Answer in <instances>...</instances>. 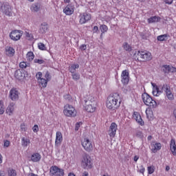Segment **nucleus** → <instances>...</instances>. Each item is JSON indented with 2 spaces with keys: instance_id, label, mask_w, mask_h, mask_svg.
<instances>
[{
  "instance_id": "nucleus-1",
  "label": "nucleus",
  "mask_w": 176,
  "mask_h": 176,
  "mask_svg": "<svg viewBox=\"0 0 176 176\" xmlns=\"http://www.w3.org/2000/svg\"><path fill=\"white\" fill-rule=\"evenodd\" d=\"M122 100H120V96L118 93H113L109 95L107 98V101L106 102L107 107L109 109H118L120 107V103Z\"/></svg>"
},
{
  "instance_id": "nucleus-2",
  "label": "nucleus",
  "mask_w": 176,
  "mask_h": 176,
  "mask_svg": "<svg viewBox=\"0 0 176 176\" xmlns=\"http://www.w3.org/2000/svg\"><path fill=\"white\" fill-rule=\"evenodd\" d=\"M134 56L138 61H151L152 54L146 51H137Z\"/></svg>"
},
{
  "instance_id": "nucleus-3",
  "label": "nucleus",
  "mask_w": 176,
  "mask_h": 176,
  "mask_svg": "<svg viewBox=\"0 0 176 176\" xmlns=\"http://www.w3.org/2000/svg\"><path fill=\"white\" fill-rule=\"evenodd\" d=\"M81 167H82L84 170L93 168V162H91V157H90L89 155L86 153L82 155V157L81 159Z\"/></svg>"
},
{
  "instance_id": "nucleus-4",
  "label": "nucleus",
  "mask_w": 176,
  "mask_h": 176,
  "mask_svg": "<svg viewBox=\"0 0 176 176\" xmlns=\"http://www.w3.org/2000/svg\"><path fill=\"white\" fill-rule=\"evenodd\" d=\"M142 99L145 105L150 107V108H156V107H157L156 100H153L152 97H151V96L146 93L142 94Z\"/></svg>"
},
{
  "instance_id": "nucleus-5",
  "label": "nucleus",
  "mask_w": 176,
  "mask_h": 176,
  "mask_svg": "<svg viewBox=\"0 0 176 176\" xmlns=\"http://www.w3.org/2000/svg\"><path fill=\"white\" fill-rule=\"evenodd\" d=\"M0 12H2L6 16H12V6L8 2L0 1Z\"/></svg>"
},
{
  "instance_id": "nucleus-6",
  "label": "nucleus",
  "mask_w": 176,
  "mask_h": 176,
  "mask_svg": "<svg viewBox=\"0 0 176 176\" xmlns=\"http://www.w3.org/2000/svg\"><path fill=\"white\" fill-rule=\"evenodd\" d=\"M63 113L68 118H75L76 116V109L71 104H66L64 107Z\"/></svg>"
},
{
  "instance_id": "nucleus-7",
  "label": "nucleus",
  "mask_w": 176,
  "mask_h": 176,
  "mask_svg": "<svg viewBox=\"0 0 176 176\" xmlns=\"http://www.w3.org/2000/svg\"><path fill=\"white\" fill-rule=\"evenodd\" d=\"M50 173L52 176H64V169L58 168L57 166L50 167Z\"/></svg>"
},
{
  "instance_id": "nucleus-8",
  "label": "nucleus",
  "mask_w": 176,
  "mask_h": 176,
  "mask_svg": "<svg viewBox=\"0 0 176 176\" xmlns=\"http://www.w3.org/2000/svg\"><path fill=\"white\" fill-rule=\"evenodd\" d=\"M161 90L162 92L163 90L165 91L168 100H174V94H173L171 87L169 85L164 84L162 87L161 86Z\"/></svg>"
},
{
  "instance_id": "nucleus-9",
  "label": "nucleus",
  "mask_w": 176,
  "mask_h": 176,
  "mask_svg": "<svg viewBox=\"0 0 176 176\" xmlns=\"http://www.w3.org/2000/svg\"><path fill=\"white\" fill-rule=\"evenodd\" d=\"M10 39L14 42L20 41L21 36H23V31L21 30H13L9 35Z\"/></svg>"
},
{
  "instance_id": "nucleus-10",
  "label": "nucleus",
  "mask_w": 176,
  "mask_h": 176,
  "mask_svg": "<svg viewBox=\"0 0 176 176\" xmlns=\"http://www.w3.org/2000/svg\"><path fill=\"white\" fill-rule=\"evenodd\" d=\"M82 145L84 149L87 151V152H91V151H93V144H91V142L88 138H85L82 141Z\"/></svg>"
},
{
  "instance_id": "nucleus-11",
  "label": "nucleus",
  "mask_w": 176,
  "mask_h": 176,
  "mask_svg": "<svg viewBox=\"0 0 176 176\" xmlns=\"http://www.w3.org/2000/svg\"><path fill=\"white\" fill-rule=\"evenodd\" d=\"M130 74L129 73V70L126 69L122 71V74H121V78H122V82L124 85H128L129 82L130 80Z\"/></svg>"
},
{
  "instance_id": "nucleus-12",
  "label": "nucleus",
  "mask_w": 176,
  "mask_h": 176,
  "mask_svg": "<svg viewBox=\"0 0 176 176\" xmlns=\"http://www.w3.org/2000/svg\"><path fill=\"white\" fill-rule=\"evenodd\" d=\"M19 96H20V92L16 89L12 88L10 91L9 98L12 101H17L19 100Z\"/></svg>"
},
{
  "instance_id": "nucleus-13",
  "label": "nucleus",
  "mask_w": 176,
  "mask_h": 176,
  "mask_svg": "<svg viewBox=\"0 0 176 176\" xmlns=\"http://www.w3.org/2000/svg\"><path fill=\"white\" fill-rule=\"evenodd\" d=\"M117 130H118V125L116 124V123L115 122L111 123L109 127V130L108 131L109 135H110L111 138H113V137L116 135Z\"/></svg>"
},
{
  "instance_id": "nucleus-14",
  "label": "nucleus",
  "mask_w": 176,
  "mask_h": 176,
  "mask_svg": "<svg viewBox=\"0 0 176 176\" xmlns=\"http://www.w3.org/2000/svg\"><path fill=\"white\" fill-rule=\"evenodd\" d=\"M162 70L163 71V72H164V74H170V72H171L172 74H175L176 72V68L168 65H163L162 67Z\"/></svg>"
},
{
  "instance_id": "nucleus-15",
  "label": "nucleus",
  "mask_w": 176,
  "mask_h": 176,
  "mask_svg": "<svg viewBox=\"0 0 176 176\" xmlns=\"http://www.w3.org/2000/svg\"><path fill=\"white\" fill-rule=\"evenodd\" d=\"M91 19V16L90 14H88L87 12H84L83 14H81L80 15V23L85 24V23H87L89 20Z\"/></svg>"
},
{
  "instance_id": "nucleus-16",
  "label": "nucleus",
  "mask_w": 176,
  "mask_h": 176,
  "mask_svg": "<svg viewBox=\"0 0 176 176\" xmlns=\"http://www.w3.org/2000/svg\"><path fill=\"white\" fill-rule=\"evenodd\" d=\"M85 109L87 112H89L93 113L94 111H96V107L93 106V104H90V100H85Z\"/></svg>"
},
{
  "instance_id": "nucleus-17",
  "label": "nucleus",
  "mask_w": 176,
  "mask_h": 176,
  "mask_svg": "<svg viewBox=\"0 0 176 176\" xmlns=\"http://www.w3.org/2000/svg\"><path fill=\"white\" fill-rule=\"evenodd\" d=\"M133 117L136 120L137 123H138V124H140V126H144L145 124L144 120H142L141 115H140V113H138V112H134Z\"/></svg>"
},
{
  "instance_id": "nucleus-18",
  "label": "nucleus",
  "mask_w": 176,
  "mask_h": 176,
  "mask_svg": "<svg viewBox=\"0 0 176 176\" xmlns=\"http://www.w3.org/2000/svg\"><path fill=\"white\" fill-rule=\"evenodd\" d=\"M160 149H162V143H155V142L151 143V151L153 153H156Z\"/></svg>"
},
{
  "instance_id": "nucleus-19",
  "label": "nucleus",
  "mask_w": 176,
  "mask_h": 176,
  "mask_svg": "<svg viewBox=\"0 0 176 176\" xmlns=\"http://www.w3.org/2000/svg\"><path fill=\"white\" fill-rule=\"evenodd\" d=\"M41 159H42V156L38 153H34L30 157V160L34 163L41 162Z\"/></svg>"
},
{
  "instance_id": "nucleus-20",
  "label": "nucleus",
  "mask_w": 176,
  "mask_h": 176,
  "mask_svg": "<svg viewBox=\"0 0 176 176\" xmlns=\"http://www.w3.org/2000/svg\"><path fill=\"white\" fill-rule=\"evenodd\" d=\"M61 142H63V134L61 133V132L58 131L56 132L55 145L58 146L61 145Z\"/></svg>"
},
{
  "instance_id": "nucleus-21",
  "label": "nucleus",
  "mask_w": 176,
  "mask_h": 176,
  "mask_svg": "<svg viewBox=\"0 0 176 176\" xmlns=\"http://www.w3.org/2000/svg\"><path fill=\"white\" fill-rule=\"evenodd\" d=\"M170 149L173 153V156H176V144H175V140L171 139L170 143Z\"/></svg>"
},
{
  "instance_id": "nucleus-22",
  "label": "nucleus",
  "mask_w": 176,
  "mask_h": 176,
  "mask_svg": "<svg viewBox=\"0 0 176 176\" xmlns=\"http://www.w3.org/2000/svg\"><path fill=\"white\" fill-rule=\"evenodd\" d=\"M64 13L68 16H71L74 13V6L71 5H67L63 10Z\"/></svg>"
},
{
  "instance_id": "nucleus-23",
  "label": "nucleus",
  "mask_w": 176,
  "mask_h": 176,
  "mask_svg": "<svg viewBox=\"0 0 176 176\" xmlns=\"http://www.w3.org/2000/svg\"><path fill=\"white\" fill-rule=\"evenodd\" d=\"M47 30H49V26L47 25V23H41L39 29L40 34H45Z\"/></svg>"
},
{
  "instance_id": "nucleus-24",
  "label": "nucleus",
  "mask_w": 176,
  "mask_h": 176,
  "mask_svg": "<svg viewBox=\"0 0 176 176\" xmlns=\"http://www.w3.org/2000/svg\"><path fill=\"white\" fill-rule=\"evenodd\" d=\"M6 53L8 57H13V56H14V53H16V51L13 47H9L6 48Z\"/></svg>"
},
{
  "instance_id": "nucleus-25",
  "label": "nucleus",
  "mask_w": 176,
  "mask_h": 176,
  "mask_svg": "<svg viewBox=\"0 0 176 176\" xmlns=\"http://www.w3.org/2000/svg\"><path fill=\"white\" fill-rule=\"evenodd\" d=\"M14 111V102H11L6 109V113H8V115L10 116L11 115L13 114Z\"/></svg>"
},
{
  "instance_id": "nucleus-26",
  "label": "nucleus",
  "mask_w": 176,
  "mask_h": 176,
  "mask_svg": "<svg viewBox=\"0 0 176 176\" xmlns=\"http://www.w3.org/2000/svg\"><path fill=\"white\" fill-rule=\"evenodd\" d=\"M162 93H163V91L162 90V87H155V89L153 90V94L156 97H158V96L160 94H162Z\"/></svg>"
},
{
  "instance_id": "nucleus-27",
  "label": "nucleus",
  "mask_w": 176,
  "mask_h": 176,
  "mask_svg": "<svg viewBox=\"0 0 176 176\" xmlns=\"http://www.w3.org/2000/svg\"><path fill=\"white\" fill-rule=\"evenodd\" d=\"M47 80L45 78H41L38 80L39 86H42V87H46L47 86Z\"/></svg>"
},
{
  "instance_id": "nucleus-28",
  "label": "nucleus",
  "mask_w": 176,
  "mask_h": 176,
  "mask_svg": "<svg viewBox=\"0 0 176 176\" xmlns=\"http://www.w3.org/2000/svg\"><path fill=\"white\" fill-rule=\"evenodd\" d=\"M31 144V142L30 141V139L28 138H22V146L27 147L28 145Z\"/></svg>"
},
{
  "instance_id": "nucleus-29",
  "label": "nucleus",
  "mask_w": 176,
  "mask_h": 176,
  "mask_svg": "<svg viewBox=\"0 0 176 176\" xmlns=\"http://www.w3.org/2000/svg\"><path fill=\"white\" fill-rule=\"evenodd\" d=\"M160 20V17L159 16H151V18L148 19V23L149 24L152 23H158V21Z\"/></svg>"
},
{
  "instance_id": "nucleus-30",
  "label": "nucleus",
  "mask_w": 176,
  "mask_h": 176,
  "mask_svg": "<svg viewBox=\"0 0 176 176\" xmlns=\"http://www.w3.org/2000/svg\"><path fill=\"white\" fill-rule=\"evenodd\" d=\"M167 36H168V35H167L166 34H162V35L158 36L157 39V41H160V42H163L164 41H167Z\"/></svg>"
},
{
  "instance_id": "nucleus-31",
  "label": "nucleus",
  "mask_w": 176,
  "mask_h": 176,
  "mask_svg": "<svg viewBox=\"0 0 176 176\" xmlns=\"http://www.w3.org/2000/svg\"><path fill=\"white\" fill-rule=\"evenodd\" d=\"M26 56L28 61H32V60H34L35 57V56L34 55V52H28Z\"/></svg>"
},
{
  "instance_id": "nucleus-32",
  "label": "nucleus",
  "mask_w": 176,
  "mask_h": 176,
  "mask_svg": "<svg viewBox=\"0 0 176 176\" xmlns=\"http://www.w3.org/2000/svg\"><path fill=\"white\" fill-rule=\"evenodd\" d=\"M72 79L74 80H79L80 79V74L76 73L75 72L74 73H72Z\"/></svg>"
},
{
  "instance_id": "nucleus-33",
  "label": "nucleus",
  "mask_w": 176,
  "mask_h": 176,
  "mask_svg": "<svg viewBox=\"0 0 176 176\" xmlns=\"http://www.w3.org/2000/svg\"><path fill=\"white\" fill-rule=\"evenodd\" d=\"M122 47L126 52H131V46H130V45H129V43H124L122 45Z\"/></svg>"
},
{
  "instance_id": "nucleus-34",
  "label": "nucleus",
  "mask_w": 176,
  "mask_h": 176,
  "mask_svg": "<svg viewBox=\"0 0 176 176\" xmlns=\"http://www.w3.org/2000/svg\"><path fill=\"white\" fill-rule=\"evenodd\" d=\"M14 76L17 79L20 80L21 78H23V73L20 70H16L14 73Z\"/></svg>"
},
{
  "instance_id": "nucleus-35",
  "label": "nucleus",
  "mask_w": 176,
  "mask_h": 176,
  "mask_svg": "<svg viewBox=\"0 0 176 176\" xmlns=\"http://www.w3.org/2000/svg\"><path fill=\"white\" fill-rule=\"evenodd\" d=\"M78 68H79V65H72L69 69V72L71 74H74V72H75L76 69H78Z\"/></svg>"
},
{
  "instance_id": "nucleus-36",
  "label": "nucleus",
  "mask_w": 176,
  "mask_h": 176,
  "mask_svg": "<svg viewBox=\"0 0 176 176\" xmlns=\"http://www.w3.org/2000/svg\"><path fill=\"white\" fill-rule=\"evenodd\" d=\"M100 30L102 34L107 32V31H108V26H107V25H101L100 27Z\"/></svg>"
},
{
  "instance_id": "nucleus-37",
  "label": "nucleus",
  "mask_w": 176,
  "mask_h": 176,
  "mask_svg": "<svg viewBox=\"0 0 176 176\" xmlns=\"http://www.w3.org/2000/svg\"><path fill=\"white\" fill-rule=\"evenodd\" d=\"M155 166H150L147 167L148 173L149 175L153 174L155 173Z\"/></svg>"
},
{
  "instance_id": "nucleus-38",
  "label": "nucleus",
  "mask_w": 176,
  "mask_h": 176,
  "mask_svg": "<svg viewBox=\"0 0 176 176\" xmlns=\"http://www.w3.org/2000/svg\"><path fill=\"white\" fill-rule=\"evenodd\" d=\"M25 36L27 38V39H28V41H31V39L34 38V36L32 35V34L28 32H25Z\"/></svg>"
},
{
  "instance_id": "nucleus-39",
  "label": "nucleus",
  "mask_w": 176,
  "mask_h": 176,
  "mask_svg": "<svg viewBox=\"0 0 176 176\" xmlns=\"http://www.w3.org/2000/svg\"><path fill=\"white\" fill-rule=\"evenodd\" d=\"M19 67L22 69L27 68V67H30V64H27L25 62H21L19 63Z\"/></svg>"
},
{
  "instance_id": "nucleus-40",
  "label": "nucleus",
  "mask_w": 176,
  "mask_h": 176,
  "mask_svg": "<svg viewBox=\"0 0 176 176\" xmlns=\"http://www.w3.org/2000/svg\"><path fill=\"white\" fill-rule=\"evenodd\" d=\"M38 47L40 50H46V46L43 43H39L38 44Z\"/></svg>"
},
{
  "instance_id": "nucleus-41",
  "label": "nucleus",
  "mask_w": 176,
  "mask_h": 176,
  "mask_svg": "<svg viewBox=\"0 0 176 176\" xmlns=\"http://www.w3.org/2000/svg\"><path fill=\"white\" fill-rule=\"evenodd\" d=\"M8 175H9V176H16V170L10 169V170H8Z\"/></svg>"
},
{
  "instance_id": "nucleus-42",
  "label": "nucleus",
  "mask_w": 176,
  "mask_h": 176,
  "mask_svg": "<svg viewBox=\"0 0 176 176\" xmlns=\"http://www.w3.org/2000/svg\"><path fill=\"white\" fill-rule=\"evenodd\" d=\"M45 80H47V82H49V80H50V79H52V76H50V73H49V72H47L45 75Z\"/></svg>"
},
{
  "instance_id": "nucleus-43",
  "label": "nucleus",
  "mask_w": 176,
  "mask_h": 176,
  "mask_svg": "<svg viewBox=\"0 0 176 176\" xmlns=\"http://www.w3.org/2000/svg\"><path fill=\"white\" fill-rule=\"evenodd\" d=\"M34 62L37 63V64H40V65H42V64H45V61L42 59H34Z\"/></svg>"
},
{
  "instance_id": "nucleus-44",
  "label": "nucleus",
  "mask_w": 176,
  "mask_h": 176,
  "mask_svg": "<svg viewBox=\"0 0 176 176\" xmlns=\"http://www.w3.org/2000/svg\"><path fill=\"white\" fill-rule=\"evenodd\" d=\"M136 137H138V138H142L144 137V134L142 133V131H137Z\"/></svg>"
},
{
  "instance_id": "nucleus-45",
  "label": "nucleus",
  "mask_w": 176,
  "mask_h": 176,
  "mask_svg": "<svg viewBox=\"0 0 176 176\" xmlns=\"http://www.w3.org/2000/svg\"><path fill=\"white\" fill-rule=\"evenodd\" d=\"M139 173H140L141 174H142L144 175V173H145V168L144 167L143 165H141L140 166Z\"/></svg>"
},
{
  "instance_id": "nucleus-46",
  "label": "nucleus",
  "mask_w": 176,
  "mask_h": 176,
  "mask_svg": "<svg viewBox=\"0 0 176 176\" xmlns=\"http://www.w3.org/2000/svg\"><path fill=\"white\" fill-rule=\"evenodd\" d=\"M32 130H33L34 133H38L39 131V126H38V125L35 124L32 127Z\"/></svg>"
},
{
  "instance_id": "nucleus-47",
  "label": "nucleus",
  "mask_w": 176,
  "mask_h": 176,
  "mask_svg": "<svg viewBox=\"0 0 176 176\" xmlns=\"http://www.w3.org/2000/svg\"><path fill=\"white\" fill-rule=\"evenodd\" d=\"M81 124H82V122H77L76 124V126H75V131H78V130H79V127H80Z\"/></svg>"
},
{
  "instance_id": "nucleus-48",
  "label": "nucleus",
  "mask_w": 176,
  "mask_h": 176,
  "mask_svg": "<svg viewBox=\"0 0 176 176\" xmlns=\"http://www.w3.org/2000/svg\"><path fill=\"white\" fill-rule=\"evenodd\" d=\"M36 78L37 79V80H39V79H42V72H39L36 74Z\"/></svg>"
},
{
  "instance_id": "nucleus-49",
  "label": "nucleus",
  "mask_w": 176,
  "mask_h": 176,
  "mask_svg": "<svg viewBox=\"0 0 176 176\" xmlns=\"http://www.w3.org/2000/svg\"><path fill=\"white\" fill-rule=\"evenodd\" d=\"M64 98L65 100H67V101H71V100L72 99V98L71 97V95H69V94L65 95Z\"/></svg>"
},
{
  "instance_id": "nucleus-50",
  "label": "nucleus",
  "mask_w": 176,
  "mask_h": 176,
  "mask_svg": "<svg viewBox=\"0 0 176 176\" xmlns=\"http://www.w3.org/2000/svg\"><path fill=\"white\" fill-rule=\"evenodd\" d=\"M86 49H87V46L85 44L80 46V50H81V52L86 50Z\"/></svg>"
},
{
  "instance_id": "nucleus-51",
  "label": "nucleus",
  "mask_w": 176,
  "mask_h": 176,
  "mask_svg": "<svg viewBox=\"0 0 176 176\" xmlns=\"http://www.w3.org/2000/svg\"><path fill=\"white\" fill-rule=\"evenodd\" d=\"M10 145V142L9 140H6L4 142V146H6V148H8Z\"/></svg>"
},
{
  "instance_id": "nucleus-52",
  "label": "nucleus",
  "mask_w": 176,
  "mask_h": 176,
  "mask_svg": "<svg viewBox=\"0 0 176 176\" xmlns=\"http://www.w3.org/2000/svg\"><path fill=\"white\" fill-rule=\"evenodd\" d=\"M140 36H141L142 39H144V40L148 39V36L145 34H144V33H142L140 34Z\"/></svg>"
},
{
  "instance_id": "nucleus-53",
  "label": "nucleus",
  "mask_w": 176,
  "mask_h": 176,
  "mask_svg": "<svg viewBox=\"0 0 176 176\" xmlns=\"http://www.w3.org/2000/svg\"><path fill=\"white\" fill-rule=\"evenodd\" d=\"M21 129L22 130V131H25L27 130V129L25 128V124H21Z\"/></svg>"
},
{
  "instance_id": "nucleus-54",
  "label": "nucleus",
  "mask_w": 176,
  "mask_h": 176,
  "mask_svg": "<svg viewBox=\"0 0 176 176\" xmlns=\"http://www.w3.org/2000/svg\"><path fill=\"white\" fill-rule=\"evenodd\" d=\"M32 10H34V12H38V10H39V8H38V6H33Z\"/></svg>"
},
{
  "instance_id": "nucleus-55",
  "label": "nucleus",
  "mask_w": 176,
  "mask_h": 176,
  "mask_svg": "<svg viewBox=\"0 0 176 176\" xmlns=\"http://www.w3.org/2000/svg\"><path fill=\"white\" fill-rule=\"evenodd\" d=\"M165 3L168 5H171V3H173V0H165Z\"/></svg>"
},
{
  "instance_id": "nucleus-56",
  "label": "nucleus",
  "mask_w": 176,
  "mask_h": 176,
  "mask_svg": "<svg viewBox=\"0 0 176 176\" xmlns=\"http://www.w3.org/2000/svg\"><path fill=\"white\" fill-rule=\"evenodd\" d=\"M138 159H140V157H138V155H135L133 157V160L135 162H137L138 161Z\"/></svg>"
},
{
  "instance_id": "nucleus-57",
  "label": "nucleus",
  "mask_w": 176,
  "mask_h": 176,
  "mask_svg": "<svg viewBox=\"0 0 176 176\" xmlns=\"http://www.w3.org/2000/svg\"><path fill=\"white\" fill-rule=\"evenodd\" d=\"M94 32H98V26L94 27Z\"/></svg>"
},
{
  "instance_id": "nucleus-58",
  "label": "nucleus",
  "mask_w": 176,
  "mask_h": 176,
  "mask_svg": "<svg viewBox=\"0 0 176 176\" xmlns=\"http://www.w3.org/2000/svg\"><path fill=\"white\" fill-rule=\"evenodd\" d=\"M82 176H89V173L87 171H85L82 173Z\"/></svg>"
},
{
  "instance_id": "nucleus-59",
  "label": "nucleus",
  "mask_w": 176,
  "mask_h": 176,
  "mask_svg": "<svg viewBox=\"0 0 176 176\" xmlns=\"http://www.w3.org/2000/svg\"><path fill=\"white\" fill-rule=\"evenodd\" d=\"M3 112H5V111H3V109H2V107L0 109V115H3Z\"/></svg>"
},
{
  "instance_id": "nucleus-60",
  "label": "nucleus",
  "mask_w": 176,
  "mask_h": 176,
  "mask_svg": "<svg viewBox=\"0 0 176 176\" xmlns=\"http://www.w3.org/2000/svg\"><path fill=\"white\" fill-rule=\"evenodd\" d=\"M151 85H152V86L153 87V89H156V87H157V85H156V84H155L153 82H152Z\"/></svg>"
},
{
  "instance_id": "nucleus-61",
  "label": "nucleus",
  "mask_w": 176,
  "mask_h": 176,
  "mask_svg": "<svg viewBox=\"0 0 176 176\" xmlns=\"http://www.w3.org/2000/svg\"><path fill=\"white\" fill-rule=\"evenodd\" d=\"M153 138V137H152V135H148L147 138L148 141H151V140H152Z\"/></svg>"
},
{
  "instance_id": "nucleus-62",
  "label": "nucleus",
  "mask_w": 176,
  "mask_h": 176,
  "mask_svg": "<svg viewBox=\"0 0 176 176\" xmlns=\"http://www.w3.org/2000/svg\"><path fill=\"white\" fill-rule=\"evenodd\" d=\"M166 171H170V166H166Z\"/></svg>"
},
{
  "instance_id": "nucleus-63",
  "label": "nucleus",
  "mask_w": 176,
  "mask_h": 176,
  "mask_svg": "<svg viewBox=\"0 0 176 176\" xmlns=\"http://www.w3.org/2000/svg\"><path fill=\"white\" fill-rule=\"evenodd\" d=\"M65 3H69L71 2V0H64Z\"/></svg>"
},
{
  "instance_id": "nucleus-64",
  "label": "nucleus",
  "mask_w": 176,
  "mask_h": 176,
  "mask_svg": "<svg viewBox=\"0 0 176 176\" xmlns=\"http://www.w3.org/2000/svg\"><path fill=\"white\" fill-rule=\"evenodd\" d=\"M69 176H76V175H75V174L70 173H69Z\"/></svg>"
}]
</instances>
